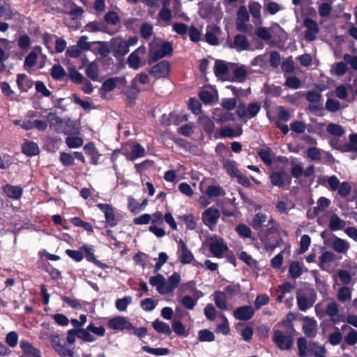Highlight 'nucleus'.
Segmentation results:
<instances>
[{"label":"nucleus","instance_id":"f257e3e1","mask_svg":"<svg viewBox=\"0 0 357 357\" xmlns=\"http://www.w3.org/2000/svg\"><path fill=\"white\" fill-rule=\"evenodd\" d=\"M180 282L181 276L176 272L173 273L167 280L162 274L159 273L155 276L151 277L149 279L150 284L155 287L156 290L162 295H172Z\"/></svg>","mask_w":357,"mask_h":357},{"label":"nucleus","instance_id":"f03ea898","mask_svg":"<svg viewBox=\"0 0 357 357\" xmlns=\"http://www.w3.org/2000/svg\"><path fill=\"white\" fill-rule=\"evenodd\" d=\"M297 344L301 357H324V348L315 342H307L304 337H300L297 340Z\"/></svg>","mask_w":357,"mask_h":357},{"label":"nucleus","instance_id":"7ed1b4c3","mask_svg":"<svg viewBox=\"0 0 357 357\" xmlns=\"http://www.w3.org/2000/svg\"><path fill=\"white\" fill-rule=\"evenodd\" d=\"M172 46L169 43L162 42L155 39L150 44L149 63L155 62L158 60L168 56L172 52Z\"/></svg>","mask_w":357,"mask_h":357},{"label":"nucleus","instance_id":"20e7f679","mask_svg":"<svg viewBox=\"0 0 357 357\" xmlns=\"http://www.w3.org/2000/svg\"><path fill=\"white\" fill-rule=\"evenodd\" d=\"M206 244L212 255L216 258H222L228 250V246L224 239L215 234L207 238Z\"/></svg>","mask_w":357,"mask_h":357},{"label":"nucleus","instance_id":"39448f33","mask_svg":"<svg viewBox=\"0 0 357 357\" xmlns=\"http://www.w3.org/2000/svg\"><path fill=\"white\" fill-rule=\"evenodd\" d=\"M146 52V48L144 45H141L132 52L127 59V63L129 67L135 70L145 66L146 61L143 59Z\"/></svg>","mask_w":357,"mask_h":357},{"label":"nucleus","instance_id":"423d86ee","mask_svg":"<svg viewBox=\"0 0 357 357\" xmlns=\"http://www.w3.org/2000/svg\"><path fill=\"white\" fill-rule=\"evenodd\" d=\"M46 120L48 121L50 128L58 133H68V128L70 121L61 119L54 113L50 112L45 116Z\"/></svg>","mask_w":357,"mask_h":357},{"label":"nucleus","instance_id":"0eeeda50","mask_svg":"<svg viewBox=\"0 0 357 357\" xmlns=\"http://www.w3.org/2000/svg\"><path fill=\"white\" fill-rule=\"evenodd\" d=\"M260 105L257 102H251L248 107L240 104L237 106L236 114L241 119H252L260 111Z\"/></svg>","mask_w":357,"mask_h":357},{"label":"nucleus","instance_id":"6e6552de","mask_svg":"<svg viewBox=\"0 0 357 357\" xmlns=\"http://www.w3.org/2000/svg\"><path fill=\"white\" fill-rule=\"evenodd\" d=\"M98 207L104 213L107 225L114 227L118 224L119 218L114 207L107 204H98Z\"/></svg>","mask_w":357,"mask_h":357},{"label":"nucleus","instance_id":"1a4fd4ad","mask_svg":"<svg viewBox=\"0 0 357 357\" xmlns=\"http://www.w3.org/2000/svg\"><path fill=\"white\" fill-rule=\"evenodd\" d=\"M270 180L273 185L283 189H287L291 183V178L284 170L273 172Z\"/></svg>","mask_w":357,"mask_h":357},{"label":"nucleus","instance_id":"9d476101","mask_svg":"<svg viewBox=\"0 0 357 357\" xmlns=\"http://www.w3.org/2000/svg\"><path fill=\"white\" fill-rule=\"evenodd\" d=\"M108 327L114 331H130L132 328V324L123 316H116L110 318L107 321Z\"/></svg>","mask_w":357,"mask_h":357},{"label":"nucleus","instance_id":"9b49d317","mask_svg":"<svg viewBox=\"0 0 357 357\" xmlns=\"http://www.w3.org/2000/svg\"><path fill=\"white\" fill-rule=\"evenodd\" d=\"M273 340L275 344L282 350L289 349L293 344V338L281 331H275L273 336Z\"/></svg>","mask_w":357,"mask_h":357},{"label":"nucleus","instance_id":"f8f14e48","mask_svg":"<svg viewBox=\"0 0 357 357\" xmlns=\"http://www.w3.org/2000/svg\"><path fill=\"white\" fill-rule=\"evenodd\" d=\"M176 255L178 261L183 264H190L193 261V254L182 239L178 241Z\"/></svg>","mask_w":357,"mask_h":357},{"label":"nucleus","instance_id":"ddd939ff","mask_svg":"<svg viewBox=\"0 0 357 357\" xmlns=\"http://www.w3.org/2000/svg\"><path fill=\"white\" fill-rule=\"evenodd\" d=\"M220 217V213L218 209L213 206L206 209L202 215V221L207 227L211 228L214 227Z\"/></svg>","mask_w":357,"mask_h":357},{"label":"nucleus","instance_id":"4468645a","mask_svg":"<svg viewBox=\"0 0 357 357\" xmlns=\"http://www.w3.org/2000/svg\"><path fill=\"white\" fill-rule=\"evenodd\" d=\"M304 26L306 30L305 31V38L308 41H312L316 39L319 29L316 21L306 18L304 20Z\"/></svg>","mask_w":357,"mask_h":357},{"label":"nucleus","instance_id":"2eb2a0df","mask_svg":"<svg viewBox=\"0 0 357 357\" xmlns=\"http://www.w3.org/2000/svg\"><path fill=\"white\" fill-rule=\"evenodd\" d=\"M231 67L234 80L240 83L243 82L250 73L249 68L244 65L238 66L234 63H231Z\"/></svg>","mask_w":357,"mask_h":357},{"label":"nucleus","instance_id":"dca6fc26","mask_svg":"<svg viewBox=\"0 0 357 357\" xmlns=\"http://www.w3.org/2000/svg\"><path fill=\"white\" fill-rule=\"evenodd\" d=\"M170 70L169 63L167 61H162L155 65L150 70L151 74L155 78L167 77Z\"/></svg>","mask_w":357,"mask_h":357},{"label":"nucleus","instance_id":"f3484780","mask_svg":"<svg viewBox=\"0 0 357 357\" xmlns=\"http://www.w3.org/2000/svg\"><path fill=\"white\" fill-rule=\"evenodd\" d=\"M303 331L308 337H315L317 331V323L313 318L305 317L303 323Z\"/></svg>","mask_w":357,"mask_h":357},{"label":"nucleus","instance_id":"a211bd4d","mask_svg":"<svg viewBox=\"0 0 357 357\" xmlns=\"http://www.w3.org/2000/svg\"><path fill=\"white\" fill-rule=\"evenodd\" d=\"M331 248L337 253L345 254L350 248V244L346 240L333 236L331 239Z\"/></svg>","mask_w":357,"mask_h":357},{"label":"nucleus","instance_id":"6ab92c4d","mask_svg":"<svg viewBox=\"0 0 357 357\" xmlns=\"http://www.w3.org/2000/svg\"><path fill=\"white\" fill-rule=\"evenodd\" d=\"M231 63L222 60H217L214 66V73L216 77L223 80L225 79L229 70H231Z\"/></svg>","mask_w":357,"mask_h":357},{"label":"nucleus","instance_id":"aec40b11","mask_svg":"<svg viewBox=\"0 0 357 357\" xmlns=\"http://www.w3.org/2000/svg\"><path fill=\"white\" fill-rule=\"evenodd\" d=\"M254 313L253 307L250 305H246L236 308L234 312V316L236 319L245 321L251 319Z\"/></svg>","mask_w":357,"mask_h":357},{"label":"nucleus","instance_id":"412c9836","mask_svg":"<svg viewBox=\"0 0 357 357\" xmlns=\"http://www.w3.org/2000/svg\"><path fill=\"white\" fill-rule=\"evenodd\" d=\"M298 307L301 311H306L312 307L315 302L314 296L307 297L306 296L298 294L296 296Z\"/></svg>","mask_w":357,"mask_h":357},{"label":"nucleus","instance_id":"4be33fe9","mask_svg":"<svg viewBox=\"0 0 357 357\" xmlns=\"http://www.w3.org/2000/svg\"><path fill=\"white\" fill-rule=\"evenodd\" d=\"M248 9L252 17L255 20L254 23L257 24H262V19L261 15V6L259 3L256 1H250L248 3Z\"/></svg>","mask_w":357,"mask_h":357},{"label":"nucleus","instance_id":"5701e85b","mask_svg":"<svg viewBox=\"0 0 357 357\" xmlns=\"http://www.w3.org/2000/svg\"><path fill=\"white\" fill-rule=\"evenodd\" d=\"M4 193L10 199H19L23 193V189L18 185L7 184L3 187Z\"/></svg>","mask_w":357,"mask_h":357},{"label":"nucleus","instance_id":"b1692460","mask_svg":"<svg viewBox=\"0 0 357 357\" xmlns=\"http://www.w3.org/2000/svg\"><path fill=\"white\" fill-rule=\"evenodd\" d=\"M266 221H268L269 225H275V220L272 218H271L268 220V217L266 214L261 213H258L254 216V218L252 219V226L255 229L258 230L261 228V227L264 225V224Z\"/></svg>","mask_w":357,"mask_h":357},{"label":"nucleus","instance_id":"393cba45","mask_svg":"<svg viewBox=\"0 0 357 357\" xmlns=\"http://www.w3.org/2000/svg\"><path fill=\"white\" fill-rule=\"evenodd\" d=\"M38 52L41 53V48L40 47H37L34 51H31L26 56L24 67L27 71H30L36 66L38 59Z\"/></svg>","mask_w":357,"mask_h":357},{"label":"nucleus","instance_id":"a878e982","mask_svg":"<svg viewBox=\"0 0 357 357\" xmlns=\"http://www.w3.org/2000/svg\"><path fill=\"white\" fill-rule=\"evenodd\" d=\"M250 46V43L247 38L241 34H238L234 37V43L231 45L232 48L241 52L246 50Z\"/></svg>","mask_w":357,"mask_h":357},{"label":"nucleus","instance_id":"bb28decb","mask_svg":"<svg viewBox=\"0 0 357 357\" xmlns=\"http://www.w3.org/2000/svg\"><path fill=\"white\" fill-rule=\"evenodd\" d=\"M81 250H82V252H84L85 254V257L87 261L93 262L96 266L104 268L106 266L103 264H102L100 261L97 260L94 256V247L93 245H82L81 247Z\"/></svg>","mask_w":357,"mask_h":357},{"label":"nucleus","instance_id":"cd10ccee","mask_svg":"<svg viewBox=\"0 0 357 357\" xmlns=\"http://www.w3.org/2000/svg\"><path fill=\"white\" fill-rule=\"evenodd\" d=\"M181 290L183 291H188L191 293L193 297L196 298L197 299H199L204 296V294L201 291L197 289L196 282L194 280H191L186 283L182 284L181 286Z\"/></svg>","mask_w":357,"mask_h":357},{"label":"nucleus","instance_id":"c85d7f7f","mask_svg":"<svg viewBox=\"0 0 357 357\" xmlns=\"http://www.w3.org/2000/svg\"><path fill=\"white\" fill-rule=\"evenodd\" d=\"M20 348L23 353L29 357H40V351L26 340L20 342Z\"/></svg>","mask_w":357,"mask_h":357},{"label":"nucleus","instance_id":"c756f323","mask_svg":"<svg viewBox=\"0 0 357 357\" xmlns=\"http://www.w3.org/2000/svg\"><path fill=\"white\" fill-rule=\"evenodd\" d=\"M22 151L28 156L36 155L39 153V147L36 142L25 140L22 144Z\"/></svg>","mask_w":357,"mask_h":357},{"label":"nucleus","instance_id":"7c9ffc66","mask_svg":"<svg viewBox=\"0 0 357 357\" xmlns=\"http://www.w3.org/2000/svg\"><path fill=\"white\" fill-rule=\"evenodd\" d=\"M346 222L341 219L337 215L333 214L328 221V227L331 231H338L344 229Z\"/></svg>","mask_w":357,"mask_h":357},{"label":"nucleus","instance_id":"2f4dec72","mask_svg":"<svg viewBox=\"0 0 357 357\" xmlns=\"http://www.w3.org/2000/svg\"><path fill=\"white\" fill-rule=\"evenodd\" d=\"M215 305L220 310H228L229 305L225 292L217 291L213 294Z\"/></svg>","mask_w":357,"mask_h":357},{"label":"nucleus","instance_id":"473e14b6","mask_svg":"<svg viewBox=\"0 0 357 357\" xmlns=\"http://www.w3.org/2000/svg\"><path fill=\"white\" fill-rule=\"evenodd\" d=\"M294 206V204L290 199H287L278 200L275 204V209L280 214H287Z\"/></svg>","mask_w":357,"mask_h":357},{"label":"nucleus","instance_id":"72a5a7b5","mask_svg":"<svg viewBox=\"0 0 357 357\" xmlns=\"http://www.w3.org/2000/svg\"><path fill=\"white\" fill-rule=\"evenodd\" d=\"M242 134V129L241 127H238L236 130L229 127L224 126L221 128L219 130V135L221 137H238Z\"/></svg>","mask_w":357,"mask_h":357},{"label":"nucleus","instance_id":"f704fd0d","mask_svg":"<svg viewBox=\"0 0 357 357\" xmlns=\"http://www.w3.org/2000/svg\"><path fill=\"white\" fill-rule=\"evenodd\" d=\"M17 84L22 91H27L33 85L32 81L24 74L17 75Z\"/></svg>","mask_w":357,"mask_h":357},{"label":"nucleus","instance_id":"c9c22d12","mask_svg":"<svg viewBox=\"0 0 357 357\" xmlns=\"http://www.w3.org/2000/svg\"><path fill=\"white\" fill-rule=\"evenodd\" d=\"M303 270L304 266L303 264L295 261L291 263L289 268V273L292 278L296 279L302 275Z\"/></svg>","mask_w":357,"mask_h":357},{"label":"nucleus","instance_id":"e433bc0d","mask_svg":"<svg viewBox=\"0 0 357 357\" xmlns=\"http://www.w3.org/2000/svg\"><path fill=\"white\" fill-rule=\"evenodd\" d=\"M86 75L92 80H98L99 77V67L96 62L89 63L85 69Z\"/></svg>","mask_w":357,"mask_h":357},{"label":"nucleus","instance_id":"4c0bfd02","mask_svg":"<svg viewBox=\"0 0 357 357\" xmlns=\"http://www.w3.org/2000/svg\"><path fill=\"white\" fill-rule=\"evenodd\" d=\"M209 198L218 197L225 195V190L220 185H208L205 192Z\"/></svg>","mask_w":357,"mask_h":357},{"label":"nucleus","instance_id":"58836bf2","mask_svg":"<svg viewBox=\"0 0 357 357\" xmlns=\"http://www.w3.org/2000/svg\"><path fill=\"white\" fill-rule=\"evenodd\" d=\"M223 167L231 177H234L238 172L236 162L229 159H225L222 161Z\"/></svg>","mask_w":357,"mask_h":357},{"label":"nucleus","instance_id":"ea45409f","mask_svg":"<svg viewBox=\"0 0 357 357\" xmlns=\"http://www.w3.org/2000/svg\"><path fill=\"white\" fill-rule=\"evenodd\" d=\"M153 328L160 333H163L165 335H170L172 333V329L170 326L160 320H155L153 322Z\"/></svg>","mask_w":357,"mask_h":357},{"label":"nucleus","instance_id":"a19ab883","mask_svg":"<svg viewBox=\"0 0 357 357\" xmlns=\"http://www.w3.org/2000/svg\"><path fill=\"white\" fill-rule=\"evenodd\" d=\"M145 153L144 149L139 144H135L132 146L131 153L128 154L127 157L130 160H134L137 158L144 156Z\"/></svg>","mask_w":357,"mask_h":357},{"label":"nucleus","instance_id":"79ce46f5","mask_svg":"<svg viewBox=\"0 0 357 357\" xmlns=\"http://www.w3.org/2000/svg\"><path fill=\"white\" fill-rule=\"evenodd\" d=\"M331 204V200L324 197H320L317 201V206L314 207L313 211L315 215H319L323 212Z\"/></svg>","mask_w":357,"mask_h":357},{"label":"nucleus","instance_id":"37998d69","mask_svg":"<svg viewBox=\"0 0 357 357\" xmlns=\"http://www.w3.org/2000/svg\"><path fill=\"white\" fill-rule=\"evenodd\" d=\"M322 181L323 183H327L326 187L332 191H336L340 184L339 179L335 176L324 177Z\"/></svg>","mask_w":357,"mask_h":357},{"label":"nucleus","instance_id":"c03bdc74","mask_svg":"<svg viewBox=\"0 0 357 357\" xmlns=\"http://www.w3.org/2000/svg\"><path fill=\"white\" fill-rule=\"evenodd\" d=\"M264 11L270 15H275L283 9V6L275 1L264 3Z\"/></svg>","mask_w":357,"mask_h":357},{"label":"nucleus","instance_id":"a18cd8bd","mask_svg":"<svg viewBox=\"0 0 357 357\" xmlns=\"http://www.w3.org/2000/svg\"><path fill=\"white\" fill-rule=\"evenodd\" d=\"M337 299L340 302H346L351 298V289L347 287H342L337 292Z\"/></svg>","mask_w":357,"mask_h":357},{"label":"nucleus","instance_id":"49530a36","mask_svg":"<svg viewBox=\"0 0 357 357\" xmlns=\"http://www.w3.org/2000/svg\"><path fill=\"white\" fill-rule=\"evenodd\" d=\"M132 302L131 296H125L122 298H119L115 302V306L116 309L121 312L126 311L128 306Z\"/></svg>","mask_w":357,"mask_h":357},{"label":"nucleus","instance_id":"de8ad7c7","mask_svg":"<svg viewBox=\"0 0 357 357\" xmlns=\"http://www.w3.org/2000/svg\"><path fill=\"white\" fill-rule=\"evenodd\" d=\"M259 156L261 160L268 165L272 163V151L270 148H264L259 151Z\"/></svg>","mask_w":357,"mask_h":357},{"label":"nucleus","instance_id":"09e8293b","mask_svg":"<svg viewBox=\"0 0 357 357\" xmlns=\"http://www.w3.org/2000/svg\"><path fill=\"white\" fill-rule=\"evenodd\" d=\"M198 300L199 299L193 297V296H191L188 295L182 298L181 303L185 308L188 310H192L197 305Z\"/></svg>","mask_w":357,"mask_h":357},{"label":"nucleus","instance_id":"8fccbe9b","mask_svg":"<svg viewBox=\"0 0 357 357\" xmlns=\"http://www.w3.org/2000/svg\"><path fill=\"white\" fill-rule=\"evenodd\" d=\"M66 75L64 68L60 65H54L51 69V76L55 80L61 79Z\"/></svg>","mask_w":357,"mask_h":357},{"label":"nucleus","instance_id":"3c124183","mask_svg":"<svg viewBox=\"0 0 357 357\" xmlns=\"http://www.w3.org/2000/svg\"><path fill=\"white\" fill-rule=\"evenodd\" d=\"M142 350L155 356H165L169 352V349L167 348H151L148 346H144Z\"/></svg>","mask_w":357,"mask_h":357},{"label":"nucleus","instance_id":"603ef678","mask_svg":"<svg viewBox=\"0 0 357 357\" xmlns=\"http://www.w3.org/2000/svg\"><path fill=\"white\" fill-rule=\"evenodd\" d=\"M118 81V77L109 78L103 82L101 89L105 92L112 91L116 87Z\"/></svg>","mask_w":357,"mask_h":357},{"label":"nucleus","instance_id":"864d4df0","mask_svg":"<svg viewBox=\"0 0 357 357\" xmlns=\"http://www.w3.org/2000/svg\"><path fill=\"white\" fill-rule=\"evenodd\" d=\"M326 130L328 133L337 137L341 136L344 133V128L341 126L335 123L328 124Z\"/></svg>","mask_w":357,"mask_h":357},{"label":"nucleus","instance_id":"5fc2aeb1","mask_svg":"<svg viewBox=\"0 0 357 357\" xmlns=\"http://www.w3.org/2000/svg\"><path fill=\"white\" fill-rule=\"evenodd\" d=\"M78 338L88 342H93L96 338L88 331V327L86 329H79Z\"/></svg>","mask_w":357,"mask_h":357},{"label":"nucleus","instance_id":"6e6d98bb","mask_svg":"<svg viewBox=\"0 0 357 357\" xmlns=\"http://www.w3.org/2000/svg\"><path fill=\"white\" fill-rule=\"evenodd\" d=\"M337 194L342 197H347L351 191V185L347 182L344 181L340 184L339 188H337Z\"/></svg>","mask_w":357,"mask_h":357},{"label":"nucleus","instance_id":"4d7b16f0","mask_svg":"<svg viewBox=\"0 0 357 357\" xmlns=\"http://www.w3.org/2000/svg\"><path fill=\"white\" fill-rule=\"evenodd\" d=\"M66 143L71 149H76L82 146L84 141L79 137H68L66 139Z\"/></svg>","mask_w":357,"mask_h":357},{"label":"nucleus","instance_id":"13d9d810","mask_svg":"<svg viewBox=\"0 0 357 357\" xmlns=\"http://www.w3.org/2000/svg\"><path fill=\"white\" fill-rule=\"evenodd\" d=\"M220 317L222 319L223 323L217 326L215 332L227 335L229 333V322L224 314H220Z\"/></svg>","mask_w":357,"mask_h":357},{"label":"nucleus","instance_id":"bf43d9fd","mask_svg":"<svg viewBox=\"0 0 357 357\" xmlns=\"http://www.w3.org/2000/svg\"><path fill=\"white\" fill-rule=\"evenodd\" d=\"M140 34L145 39H149L153 35V26L151 24L143 23L140 27Z\"/></svg>","mask_w":357,"mask_h":357},{"label":"nucleus","instance_id":"052dcab7","mask_svg":"<svg viewBox=\"0 0 357 357\" xmlns=\"http://www.w3.org/2000/svg\"><path fill=\"white\" fill-rule=\"evenodd\" d=\"M105 22L111 25H116L120 22V18L117 13L109 11L105 15Z\"/></svg>","mask_w":357,"mask_h":357},{"label":"nucleus","instance_id":"680f3d73","mask_svg":"<svg viewBox=\"0 0 357 357\" xmlns=\"http://www.w3.org/2000/svg\"><path fill=\"white\" fill-rule=\"evenodd\" d=\"M129 51L130 47L124 40L119 41L116 45L115 52L120 56L127 54Z\"/></svg>","mask_w":357,"mask_h":357},{"label":"nucleus","instance_id":"e2e57ef3","mask_svg":"<svg viewBox=\"0 0 357 357\" xmlns=\"http://www.w3.org/2000/svg\"><path fill=\"white\" fill-rule=\"evenodd\" d=\"M347 70V64L344 62L336 63L332 69L333 73L337 76L343 75Z\"/></svg>","mask_w":357,"mask_h":357},{"label":"nucleus","instance_id":"0e129e2a","mask_svg":"<svg viewBox=\"0 0 357 357\" xmlns=\"http://www.w3.org/2000/svg\"><path fill=\"white\" fill-rule=\"evenodd\" d=\"M241 285L239 284H231L225 288L223 292L230 296L238 295L241 293Z\"/></svg>","mask_w":357,"mask_h":357},{"label":"nucleus","instance_id":"69168bd1","mask_svg":"<svg viewBox=\"0 0 357 357\" xmlns=\"http://www.w3.org/2000/svg\"><path fill=\"white\" fill-rule=\"evenodd\" d=\"M157 302L152 298H145L141 301L142 308L147 312H151L155 309Z\"/></svg>","mask_w":357,"mask_h":357},{"label":"nucleus","instance_id":"338daca9","mask_svg":"<svg viewBox=\"0 0 357 357\" xmlns=\"http://www.w3.org/2000/svg\"><path fill=\"white\" fill-rule=\"evenodd\" d=\"M69 76L74 83L79 84H81L86 79L80 73L75 69L70 70Z\"/></svg>","mask_w":357,"mask_h":357},{"label":"nucleus","instance_id":"774afa93","mask_svg":"<svg viewBox=\"0 0 357 357\" xmlns=\"http://www.w3.org/2000/svg\"><path fill=\"white\" fill-rule=\"evenodd\" d=\"M199 340L201 342H212L215 340V336L213 333L208 330H201L199 332Z\"/></svg>","mask_w":357,"mask_h":357}]
</instances>
